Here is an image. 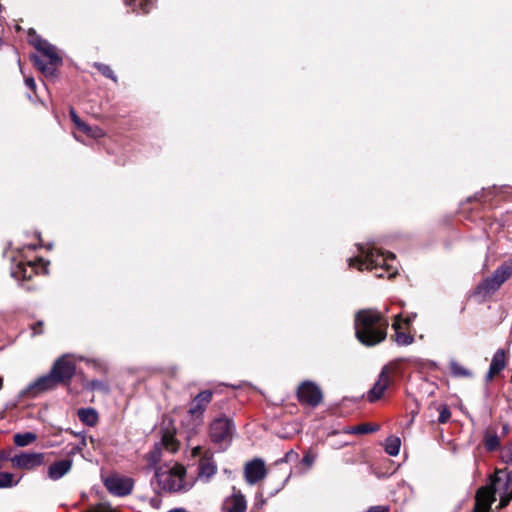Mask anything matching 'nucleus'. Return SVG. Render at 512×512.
<instances>
[{"instance_id": "43", "label": "nucleus", "mask_w": 512, "mask_h": 512, "mask_svg": "<svg viewBox=\"0 0 512 512\" xmlns=\"http://www.w3.org/2000/svg\"><path fill=\"white\" fill-rule=\"evenodd\" d=\"M42 326V322H38L37 325H35L33 327L34 329V334H40L41 333V330H37V328H40Z\"/></svg>"}, {"instance_id": "22", "label": "nucleus", "mask_w": 512, "mask_h": 512, "mask_svg": "<svg viewBox=\"0 0 512 512\" xmlns=\"http://www.w3.org/2000/svg\"><path fill=\"white\" fill-rule=\"evenodd\" d=\"M77 415L80 421L88 426H95L98 422V414L94 408H81Z\"/></svg>"}, {"instance_id": "16", "label": "nucleus", "mask_w": 512, "mask_h": 512, "mask_svg": "<svg viewBox=\"0 0 512 512\" xmlns=\"http://www.w3.org/2000/svg\"><path fill=\"white\" fill-rule=\"evenodd\" d=\"M217 471V466L213 460L212 454L206 452L200 459L198 465V477L208 481Z\"/></svg>"}, {"instance_id": "4", "label": "nucleus", "mask_w": 512, "mask_h": 512, "mask_svg": "<svg viewBox=\"0 0 512 512\" xmlns=\"http://www.w3.org/2000/svg\"><path fill=\"white\" fill-rule=\"evenodd\" d=\"M186 469L181 464L169 462L155 471V480L159 489L167 492H182L190 488L186 481Z\"/></svg>"}, {"instance_id": "19", "label": "nucleus", "mask_w": 512, "mask_h": 512, "mask_svg": "<svg viewBox=\"0 0 512 512\" xmlns=\"http://www.w3.org/2000/svg\"><path fill=\"white\" fill-rule=\"evenodd\" d=\"M228 512H245L247 508L245 497L241 493H235L225 501Z\"/></svg>"}, {"instance_id": "21", "label": "nucleus", "mask_w": 512, "mask_h": 512, "mask_svg": "<svg viewBox=\"0 0 512 512\" xmlns=\"http://www.w3.org/2000/svg\"><path fill=\"white\" fill-rule=\"evenodd\" d=\"M512 276V265L503 263L492 274V279L500 288L501 285Z\"/></svg>"}, {"instance_id": "34", "label": "nucleus", "mask_w": 512, "mask_h": 512, "mask_svg": "<svg viewBox=\"0 0 512 512\" xmlns=\"http://www.w3.org/2000/svg\"><path fill=\"white\" fill-rule=\"evenodd\" d=\"M95 67L99 70L101 74H103L105 77L110 78L114 81H116V77L110 68V66L100 63H95Z\"/></svg>"}, {"instance_id": "6", "label": "nucleus", "mask_w": 512, "mask_h": 512, "mask_svg": "<svg viewBox=\"0 0 512 512\" xmlns=\"http://www.w3.org/2000/svg\"><path fill=\"white\" fill-rule=\"evenodd\" d=\"M234 432V423L226 416L214 419L209 427L211 441L218 444L221 448H226L231 443Z\"/></svg>"}, {"instance_id": "10", "label": "nucleus", "mask_w": 512, "mask_h": 512, "mask_svg": "<svg viewBox=\"0 0 512 512\" xmlns=\"http://www.w3.org/2000/svg\"><path fill=\"white\" fill-rule=\"evenodd\" d=\"M75 364L68 356H62L55 361L51 372L55 375L58 383L70 381L75 373Z\"/></svg>"}, {"instance_id": "42", "label": "nucleus", "mask_w": 512, "mask_h": 512, "mask_svg": "<svg viewBox=\"0 0 512 512\" xmlns=\"http://www.w3.org/2000/svg\"><path fill=\"white\" fill-rule=\"evenodd\" d=\"M192 454H193V456H199L201 454V447L198 446V447L193 448Z\"/></svg>"}, {"instance_id": "31", "label": "nucleus", "mask_w": 512, "mask_h": 512, "mask_svg": "<svg viewBox=\"0 0 512 512\" xmlns=\"http://www.w3.org/2000/svg\"><path fill=\"white\" fill-rule=\"evenodd\" d=\"M18 480H14V475L9 472H0V488H9L17 485Z\"/></svg>"}, {"instance_id": "3", "label": "nucleus", "mask_w": 512, "mask_h": 512, "mask_svg": "<svg viewBox=\"0 0 512 512\" xmlns=\"http://www.w3.org/2000/svg\"><path fill=\"white\" fill-rule=\"evenodd\" d=\"M504 490L500 494L499 506L505 507L512 499V472L497 471L492 478L491 484L478 489L476 493L474 512H489L491 504L495 501V494Z\"/></svg>"}, {"instance_id": "29", "label": "nucleus", "mask_w": 512, "mask_h": 512, "mask_svg": "<svg viewBox=\"0 0 512 512\" xmlns=\"http://www.w3.org/2000/svg\"><path fill=\"white\" fill-rule=\"evenodd\" d=\"M401 446L400 438L390 436L385 441V451L390 456H396L399 453Z\"/></svg>"}, {"instance_id": "46", "label": "nucleus", "mask_w": 512, "mask_h": 512, "mask_svg": "<svg viewBox=\"0 0 512 512\" xmlns=\"http://www.w3.org/2000/svg\"><path fill=\"white\" fill-rule=\"evenodd\" d=\"M2 385H3V380H2V378L0 377V389L2 388Z\"/></svg>"}, {"instance_id": "28", "label": "nucleus", "mask_w": 512, "mask_h": 512, "mask_svg": "<svg viewBox=\"0 0 512 512\" xmlns=\"http://www.w3.org/2000/svg\"><path fill=\"white\" fill-rule=\"evenodd\" d=\"M450 373L454 377H471L472 372L463 367L458 361L451 360L449 362Z\"/></svg>"}, {"instance_id": "2", "label": "nucleus", "mask_w": 512, "mask_h": 512, "mask_svg": "<svg viewBox=\"0 0 512 512\" xmlns=\"http://www.w3.org/2000/svg\"><path fill=\"white\" fill-rule=\"evenodd\" d=\"M358 251V256L349 259L350 267H356L358 270H375V275L379 278H390L396 274L395 256L392 253H384L374 246H358Z\"/></svg>"}, {"instance_id": "12", "label": "nucleus", "mask_w": 512, "mask_h": 512, "mask_svg": "<svg viewBox=\"0 0 512 512\" xmlns=\"http://www.w3.org/2000/svg\"><path fill=\"white\" fill-rule=\"evenodd\" d=\"M134 482L129 477L117 475L110 476L105 481V486L109 492L117 496H126L131 493Z\"/></svg>"}, {"instance_id": "18", "label": "nucleus", "mask_w": 512, "mask_h": 512, "mask_svg": "<svg viewBox=\"0 0 512 512\" xmlns=\"http://www.w3.org/2000/svg\"><path fill=\"white\" fill-rule=\"evenodd\" d=\"M505 364V351L503 349H499L493 355L486 375V381H491L497 374H499L505 368Z\"/></svg>"}, {"instance_id": "39", "label": "nucleus", "mask_w": 512, "mask_h": 512, "mask_svg": "<svg viewBox=\"0 0 512 512\" xmlns=\"http://www.w3.org/2000/svg\"><path fill=\"white\" fill-rule=\"evenodd\" d=\"M25 84L31 90H35V88H36V83H35V80H34L33 77H26L25 78Z\"/></svg>"}, {"instance_id": "1", "label": "nucleus", "mask_w": 512, "mask_h": 512, "mask_svg": "<svg viewBox=\"0 0 512 512\" xmlns=\"http://www.w3.org/2000/svg\"><path fill=\"white\" fill-rule=\"evenodd\" d=\"M354 325L357 339L366 346H374L387 336L388 322L376 310L358 311L355 315Z\"/></svg>"}, {"instance_id": "44", "label": "nucleus", "mask_w": 512, "mask_h": 512, "mask_svg": "<svg viewBox=\"0 0 512 512\" xmlns=\"http://www.w3.org/2000/svg\"><path fill=\"white\" fill-rule=\"evenodd\" d=\"M294 454H295V453H294L292 450H291V451H289V452L286 454L285 458H284V459H282L281 461H287V460H288L290 457H292V455H294Z\"/></svg>"}, {"instance_id": "33", "label": "nucleus", "mask_w": 512, "mask_h": 512, "mask_svg": "<svg viewBox=\"0 0 512 512\" xmlns=\"http://www.w3.org/2000/svg\"><path fill=\"white\" fill-rule=\"evenodd\" d=\"M74 436L81 437V441L78 445L74 446L71 451L69 452V455H75L77 453H81L84 447L87 446V440L86 437L80 433L71 432Z\"/></svg>"}, {"instance_id": "40", "label": "nucleus", "mask_w": 512, "mask_h": 512, "mask_svg": "<svg viewBox=\"0 0 512 512\" xmlns=\"http://www.w3.org/2000/svg\"><path fill=\"white\" fill-rule=\"evenodd\" d=\"M89 387L91 389H101L102 387H104V384L101 381L93 380L90 382Z\"/></svg>"}, {"instance_id": "35", "label": "nucleus", "mask_w": 512, "mask_h": 512, "mask_svg": "<svg viewBox=\"0 0 512 512\" xmlns=\"http://www.w3.org/2000/svg\"><path fill=\"white\" fill-rule=\"evenodd\" d=\"M450 417H451V412H450L449 408L445 405L441 406L440 410H439L438 421L440 423H446Z\"/></svg>"}, {"instance_id": "20", "label": "nucleus", "mask_w": 512, "mask_h": 512, "mask_svg": "<svg viewBox=\"0 0 512 512\" xmlns=\"http://www.w3.org/2000/svg\"><path fill=\"white\" fill-rule=\"evenodd\" d=\"M499 287L494 282L492 277H487L483 279L475 288L474 294L480 297L486 298L492 294H494Z\"/></svg>"}, {"instance_id": "13", "label": "nucleus", "mask_w": 512, "mask_h": 512, "mask_svg": "<svg viewBox=\"0 0 512 512\" xmlns=\"http://www.w3.org/2000/svg\"><path fill=\"white\" fill-rule=\"evenodd\" d=\"M267 475L265 463L262 459L256 458L246 463L244 477L248 484L254 485L263 480Z\"/></svg>"}, {"instance_id": "9", "label": "nucleus", "mask_w": 512, "mask_h": 512, "mask_svg": "<svg viewBox=\"0 0 512 512\" xmlns=\"http://www.w3.org/2000/svg\"><path fill=\"white\" fill-rule=\"evenodd\" d=\"M297 396L301 403L317 406L322 400V392L320 388L313 382H303L297 390Z\"/></svg>"}, {"instance_id": "36", "label": "nucleus", "mask_w": 512, "mask_h": 512, "mask_svg": "<svg viewBox=\"0 0 512 512\" xmlns=\"http://www.w3.org/2000/svg\"><path fill=\"white\" fill-rule=\"evenodd\" d=\"M501 459L507 464H512V444L501 451Z\"/></svg>"}, {"instance_id": "24", "label": "nucleus", "mask_w": 512, "mask_h": 512, "mask_svg": "<svg viewBox=\"0 0 512 512\" xmlns=\"http://www.w3.org/2000/svg\"><path fill=\"white\" fill-rule=\"evenodd\" d=\"M77 129L92 139H99L105 136V132L99 126H90L82 121Z\"/></svg>"}, {"instance_id": "14", "label": "nucleus", "mask_w": 512, "mask_h": 512, "mask_svg": "<svg viewBox=\"0 0 512 512\" xmlns=\"http://www.w3.org/2000/svg\"><path fill=\"white\" fill-rule=\"evenodd\" d=\"M390 384L391 377L389 368L385 366L382 369L381 373L379 374L378 380L367 393L368 401L376 402L377 400H379L384 395L385 390L389 387Z\"/></svg>"}, {"instance_id": "38", "label": "nucleus", "mask_w": 512, "mask_h": 512, "mask_svg": "<svg viewBox=\"0 0 512 512\" xmlns=\"http://www.w3.org/2000/svg\"><path fill=\"white\" fill-rule=\"evenodd\" d=\"M70 117L76 128L81 124L82 120L80 117L76 114L74 109H70Z\"/></svg>"}, {"instance_id": "30", "label": "nucleus", "mask_w": 512, "mask_h": 512, "mask_svg": "<svg viewBox=\"0 0 512 512\" xmlns=\"http://www.w3.org/2000/svg\"><path fill=\"white\" fill-rule=\"evenodd\" d=\"M161 452H162L161 447L158 444H155L153 450H151L146 455V460H147L148 466L150 468L155 467L156 464H158L160 462V460H161Z\"/></svg>"}, {"instance_id": "17", "label": "nucleus", "mask_w": 512, "mask_h": 512, "mask_svg": "<svg viewBox=\"0 0 512 512\" xmlns=\"http://www.w3.org/2000/svg\"><path fill=\"white\" fill-rule=\"evenodd\" d=\"M73 461L71 459H64L56 461L48 468V476L52 480H59L66 475L72 468Z\"/></svg>"}, {"instance_id": "15", "label": "nucleus", "mask_w": 512, "mask_h": 512, "mask_svg": "<svg viewBox=\"0 0 512 512\" xmlns=\"http://www.w3.org/2000/svg\"><path fill=\"white\" fill-rule=\"evenodd\" d=\"M58 381L55 378V375L50 371V373L39 377L36 381L28 385L27 392L32 396H36L37 394L53 389L57 386Z\"/></svg>"}, {"instance_id": "41", "label": "nucleus", "mask_w": 512, "mask_h": 512, "mask_svg": "<svg viewBox=\"0 0 512 512\" xmlns=\"http://www.w3.org/2000/svg\"><path fill=\"white\" fill-rule=\"evenodd\" d=\"M367 512H388V509L385 506H374L371 507Z\"/></svg>"}, {"instance_id": "45", "label": "nucleus", "mask_w": 512, "mask_h": 512, "mask_svg": "<svg viewBox=\"0 0 512 512\" xmlns=\"http://www.w3.org/2000/svg\"><path fill=\"white\" fill-rule=\"evenodd\" d=\"M8 458L6 452L0 451V461L6 460Z\"/></svg>"}, {"instance_id": "37", "label": "nucleus", "mask_w": 512, "mask_h": 512, "mask_svg": "<svg viewBox=\"0 0 512 512\" xmlns=\"http://www.w3.org/2000/svg\"><path fill=\"white\" fill-rule=\"evenodd\" d=\"M315 455L311 454L310 452L306 453L302 459L303 463L307 466H312L315 461Z\"/></svg>"}, {"instance_id": "7", "label": "nucleus", "mask_w": 512, "mask_h": 512, "mask_svg": "<svg viewBox=\"0 0 512 512\" xmlns=\"http://www.w3.org/2000/svg\"><path fill=\"white\" fill-rule=\"evenodd\" d=\"M412 320L410 318H402L401 315L395 317L392 323V329L394 334L391 336L392 339L400 346L410 345L414 341V337L411 334Z\"/></svg>"}, {"instance_id": "23", "label": "nucleus", "mask_w": 512, "mask_h": 512, "mask_svg": "<svg viewBox=\"0 0 512 512\" xmlns=\"http://www.w3.org/2000/svg\"><path fill=\"white\" fill-rule=\"evenodd\" d=\"M161 449L174 453L178 450V441L175 439L174 434L167 431L162 435L161 441L157 443Z\"/></svg>"}, {"instance_id": "27", "label": "nucleus", "mask_w": 512, "mask_h": 512, "mask_svg": "<svg viewBox=\"0 0 512 512\" xmlns=\"http://www.w3.org/2000/svg\"><path fill=\"white\" fill-rule=\"evenodd\" d=\"M380 429V426L377 424H361L357 426H353L344 430L345 433L348 434H365L370 432H376Z\"/></svg>"}, {"instance_id": "11", "label": "nucleus", "mask_w": 512, "mask_h": 512, "mask_svg": "<svg viewBox=\"0 0 512 512\" xmlns=\"http://www.w3.org/2000/svg\"><path fill=\"white\" fill-rule=\"evenodd\" d=\"M213 393L211 390H204L198 393L189 405V415L202 422L203 413L212 400Z\"/></svg>"}, {"instance_id": "25", "label": "nucleus", "mask_w": 512, "mask_h": 512, "mask_svg": "<svg viewBox=\"0 0 512 512\" xmlns=\"http://www.w3.org/2000/svg\"><path fill=\"white\" fill-rule=\"evenodd\" d=\"M37 440V435L33 432L16 433L13 436V442L18 447H26Z\"/></svg>"}, {"instance_id": "32", "label": "nucleus", "mask_w": 512, "mask_h": 512, "mask_svg": "<svg viewBox=\"0 0 512 512\" xmlns=\"http://www.w3.org/2000/svg\"><path fill=\"white\" fill-rule=\"evenodd\" d=\"M500 446L499 437L496 434L487 433L485 436V448L487 451H494Z\"/></svg>"}, {"instance_id": "8", "label": "nucleus", "mask_w": 512, "mask_h": 512, "mask_svg": "<svg viewBox=\"0 0 512 512\" xmlns=\"http://www.w3.org/2000/svg\"><path fill=\"white\" fill-rule=\"evenodd\" d=\"M14 468L22 470H33L45 462V454L41 452H21L10 458Z\"/></svg>"}, {"instance_id": "26", "label": "nucleus", "mask_w": 512, "mask_h": 512, "mask_svg": "<svg viewBox=\"0 0 512 512\" xmlns=\"http://www.w3.org/2000/svg\"><path fill=\"white\" fill-rule=\"evenodd\" d=\"M125 3L131 6L135 12L148 13L152 7L153 0H125Z\"/></svg>"}, {"instance_id": "5", "label": "nucleus", "mask_w": 512, "mask_h": 512, "mask_svg": "<svg viewBox=\"0 0 512 512\" xmlns=\"http://www.w3.org/2000/svg\"><path fill=\"white\" fill-rule=\"evenodd\" d=\"M32 44L41 53V56L33 55L31 57L35 67L45 75H53L55 68L62 63L57 49L40 38L32 40Z\"/></svg>"}]
</instances>
